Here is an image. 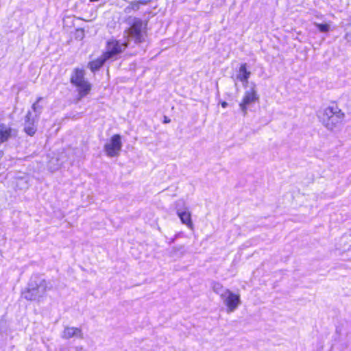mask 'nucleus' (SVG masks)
I'll list each match as a JSON object with an SVG mask.
<instances>
[{"label": "nucleus", "mask_w": 351, "mask_h": 351, "mask_svg": "<svg viewBox=\"0 0 351 351\" xmlns=\"http://www.w3.org/2000/svg\"><path fill=\"white\" fill-rule=\"evenodd\" d=\"M318 117L327 129L333 130L342 123L344 113L337 106H328L319 112Z\"/></svg>", "instance_id": "f257e3e1"}, {"label": "nucleus", "mask_w": 351, "mask_h": 351, "mask_svg": "<svg viewBox=\"0 0 351 351\" xmlns=\"http://www.w3.org/2000/svg\"><path fill=\"white\" fill-rule=\"evenodd\" d=\"M50 289L49 283L45 280H39L34 284L29 285L27 290L23 293L24 298L28 300H38Z\"/></svg>", "instance_id": "f03ea898"}, {"label": "nucleus", "mask_w": 351, "mask_h": 351, "mask_svg": "<svg viewBox=\"0 0 351 351\" xmlns=\"http://www.w3.org/2000/svg\"><path fill=\"white\" fill-rule=\"evenodd\" d=\"M130 27L125 31L124 38H130L135 43H141L145 32V25L138 19H133L130 21Z\"/></svg>", "instance_id": "7ed1b4c3"}, {"label": "nucleus", "mask_w": 351, "mask_h": 351, "mask_svg": "<svg viewBox=\"0 0 351 351\" xmlns=\"http://www.w3.org/2000/svg\"><path fill=\"white\" fill-rule=\"evenodd\" d=\"M223 304L226 307L227 313L234 312L241 304V299L239 293L233 292L230 289L226 290L220 298Z\"/></svg>", "instance_id": "20e7f679"}, {"label": "nucleus", "mask_w": 351, "mask_h": 351, "mask_svg": "<svg viewBox=\"0 0 351 351\" xmlns=\"http://www.w3.org/2000/svg\"><path fill=\"white\" fill-rule=\"evenodd\" d=\"M121 148V136L114 134L106 143L104 149L108 156L116 157L119 155Z\"/></svg>", "instance_id": "39448f33"}, {"label": "nucleus", "mask_w": 351, "mask_h": 351, "mask_svg": "<svg viewBox=\"0 0 351 351\" xmlns=\"http://www.w3.org/2000/svg\"><path fill=\"white\" fill-rule=\"evenodd\" d=\"M258 98L259 97L256 89V86L252 84V86L245 91L242 101L239 104L242 112L245 114L247 106L255 103L258 100Z\"/></svg>", "instance_id": "423d86ee"}, {"label": "nucleus", "mask_w": 351, "mask_h": 351, "mask_svg": "<svg viewBox=\"0 0 351 351\" xmlns=\"http://www.w3.org/2000/svg\"><path fill=\"white\" fill-rule=\"evenodd\" d=\"M127 47V41L124 38L123 41L110 40L108 43L106 51L104 53L105 57L109 58L122 52Z\"/></svg>", "instance_id": "0eeeda50"}, {"label": "nucleus", "mask_w": 351, "mask_h": 351, "mask_svg": "<svg viewBox=\"0 0 351 351\" xmlns=\"http://www.w3.org/2000/svg\"><path fill=\"white\" fill-rule=\"evenodd\" d=\"M176 213L182 224L185 225L190 230H193L194 228L191 218V213L188 208L185 207L183 208H178Z\"/></svg>", "instance_id": "6e6552de"}, {"label": "nucleus", "mask_w": 351, "mask_h": 351, "mask_svg": "<svg viewBox=\"0 0 351 351\" xmlns=\"http://www.w3.org/2000/svg\"><path fill=\"white\" fill-rule=\"evenodd\" d=\"M13 134V130L8 125L0 124V145L7 141ZM3 156V152L0 150V158Z\"/></svg>", "instance_id": "1a4fd4ad"}, {"label": "nucleus", "mask_w": 351, "mask_h": 351, "mask_svg": "<svg viewBox=\"0 0 351 351\" xmlns=\"http://www.w3.org/2000/svg\"><path fill=\"white\" fill-rule=\"evenodd\" d=\"M77 91V99L78 100L82 99L83 97H86L89 94L91 90V84L86 80L83 81L76 85H74Z\"/></svg>", "instance_id": "9d476101"}, {"label": "nucleus", "mask_w": 351, "mask_h": 351, "mask_svg": "<svg viewBox=\"0 0 351 351\" xmlns=\"http://www.w3.org/2000/svg\"><path fill=\"white\" fill-rule=\"evenodd\" d=\"M82 334L80 329L75 327H66L62 332V337L70 339L71 337H82Z\"/></svg>", "instance_id": "9b49d317"}, {"label": "nucleus", "mask_w": 351, "mask_h": 351, "mask_svg": "<svg viewBox=\"0 0 351 351\" xmlns=\"http://www.w3.org/2000/svg\"><path fill=\"white\" fill-rule=\"evenodd\" d=\"M30 116H31V113H28L27 115L26 116V120H25V132L30 135V136H32L35 134L36 131V128L35 126V121L34 119H30Z\"/></svg>", "instance_id": "f8f14e48"}, {"label": "nucleus", "mask_w": 351, "mask_h": 351, "mask_svg": "<svg viewBox=\"0 0 351 351\" xmlns=\"http://www.w3.org/2000/svg\"><path fill=\"white\" fill-rule=\"evenodd\" d=\"M84 79V71L82 69H76L71 78V83L73 85H76L83 81H85Z\"/></svg>", "instance_id": "ddd939ff"}, {"label": "nucleus", "mask_w": 351, "mask_h": 351, "mask_svg": "<svg viewBox=\"0 0 351 351\" xmlns=\"http://www.w3.org/2000/svg\"><path fill=\"white\" fill-rule=\"evenodd\" d=\"M250 71H247L246 64H242L239 71L237 78L243 83H247L250 76Z\"/></svg>", "instance_id": "4468645a"}, {"label": "nucleus", "mask_w": 351, "mask_h": 351, "mask_svg": "<svg viewBox=\"0 0 351 351\" xmlns=\"http://www.w3.org/2000/svg\"><path fill=\"white\" fill-rule=\"evenodd\" d=\"M108 58L105 57V54H104L101 57L98 58L96 60H94L89 64L90 69L92 71H95L99 69L104 63L106 60Z\"/></svg>", "instance_id": "2eb2a0df"}, {"label": "nucleus", "mask_w": 351, "mask_h": 351, "mask_svg": "<svg viewBox=\"0 0 351 351\" xmlns=\"http://www.w3.org/2000/svg\"><path fill=\"white\" fill-rule=\"evenodd\" d=\"M212 289L213 291L219 297H221V294H223L226 290H228L229 289L224 288L223 286L217 282H213L212 283Z\"/></svg>", "instance_id": "dca6fc26"}, {"label": "nucleus", "mask_w": 351, "mask_h": 351, "mask_svg": "<svg viewBox=\"0 0 351 351\" xmlns=\"http://www.w3.org/2000/svg\"><path fill=\"white\" fill-rule=\"evenodd\" d=\"M315 25L321 32H328L330 30V25L328 24H319L315 23Z\"/></svg>", "instance_id": "f3484780"}, {"label": "nucleus", "mask_w": 351, "mask_h": 351, "mask_svg": "<svg viewBox=\"0 0 351 351\" xmlns=\"http://www.w3.org/2000/svg\"><path fill=\"white\" fill-rule=\"evenodd\" d=\"M141 4L139 1H134L130 2V5L127 8V9H132L134 10H136L139 8V5Z\"/></svg>", "instance_id": "a211bd4d"}, {"label": "nucleus", "mask_w": 351, "mask_h": 351, "mask_svg": "<svg viewBox=\"0 0 351 351\" xmlns=\"http://www.w3.org/2000/svg\"><path fill=\"white\" fill-rule=\"evenodd\" d=\"M40 99H41V98L38 99V101H36V103H35V104H33L32 108H33V109L34 110V111H36V108H37V107H38V102H39V101H40Z\"/></svg>", "instance_id": "6ab92c4d"}, {"label": "nucleus", "mask_w": 351, "mask_h": 351, "mask_svg": "<svg viewBox=\"0 0 351 351\" xmlns=\"http://www.w3.org/2000/svg\"><path fill=\"white\" fill-rule=\"evenodd\" d=\"M151 1L152 0H140V3L141 4H145V3H148V2Z\"/></svg>", "instance_id": "aec40b11"}, {"label": "nucleus", "mask_w": 351, "mask_h": 351, "mask_svg": "<svg viewBox=\"0 0 351 351\" xmlns=\"http://www.w3.org/2000/svg\"><path fill=\"white\" fill-rule=\"evenodd\" d=\"M221 106H222L223 108H226V107L228 106V103H227V102H226V101H223V102H221Z\"/></svg>", "instance_id": "412c9836"}, {"label": "nucleus", "mask_w": 351, "mask_h": 351, "mask_svg": "<svg viewBox=\"0 0 351 351\" xmlns=\"http://www.w3.org/2000/svg\"><path fill=\"white\" fill-rule=\"evenodd\" d=\"M90 1H97L98 0H90Z\"/></svg>", "instance_id": "4be33fe9"}]
</instances>
